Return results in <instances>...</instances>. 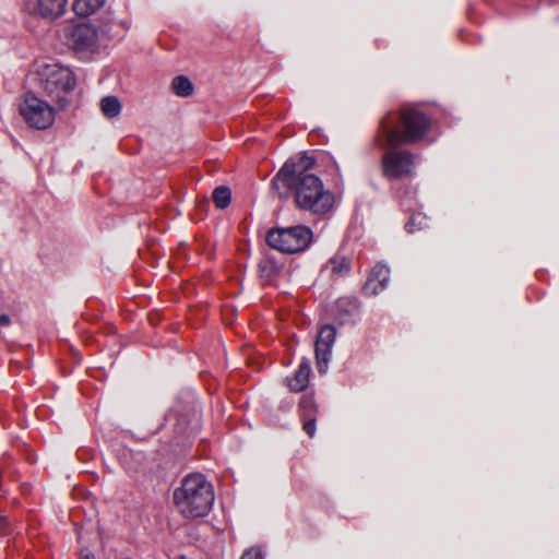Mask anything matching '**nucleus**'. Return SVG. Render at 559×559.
<instances>
[{
	"instance_id": "nucleus-1",
	"label": "nucleus",
	"mask_w": 559,
	"mask_h": 559,
	"mask_svg": "<svg viewBox=\"0 0 559 559\" xmlns=\"http://www.w3.org/2000/svg\"><path fill=\"white\" fill-rule=\"evenodd\" d=\"M314 159L301 153L297 159L287 160L280 169L272 183L281 195L294 190L296 204L313 214H325L334 204V194L325 190L321 179L310 169Z\"/></svg>"
},
{
	"instance_id": "nucleus-2",
	"label": "nucleus",
	"mask_w": 559,
	"mask_h": 559,
	"mask_svg": "<svg viewBox=\"0 0 559 559\" xmlns=\"http://www.w3.org/2000/svg\"><path fill=\"white\" fill-rule=\"evenodd\" d=\"M431 127L430 118L416 108H405L399 115L389 112L380 120L378 144L393 148L421 141Z\"/></svg>"
},
{
	"instance_id": "nucleus-3",
	"label": "nucleus",
	"mask_w": 559,
	"mask_h": 559,
	"mask_svg": "<svg viewBox=\"0 0 559 559\" xmlns=\"http://www.w3.org/2000/svg\"><path fill=\"white\" fill-rule=\"evenodd\" d=\"M214 498L212 484L200 473L187 475L174 491L175 506L189 519L205 516L213 507Z\"/></svg>"
},
{
	"instance_id": "nucleus-4",
	"label": "nucleus",
	"mask_w": 559,
	"mask_h": 559,
	"mask_svg": "<svg viewBox=\"0 0 559 559\" xmlns=\"http://www.w3.org/2000/svg\"><path fill=\"white\" fill-rule=\"evenodd\" d=\"M41 85L50 99L64 108L75 86V78L70 68L59 63L45 64L39 70Z\"/></svg>"
},
{
	"instance_id": "nucleus-5",
	"label": "nucleus",
	"mask_w": 559,
	"mask_h": 559,
	"mask_svg": "<svg viewBox=\"0 0 559 559\" xmlns=\"http://www.w3.org/2000/svg\"><path fill=\"white\" fill-rule=\"evenodd\" d=\"M311 240L312 231L304 225L275 228L266 236L267 245L284 253L301 252L309 247Z\"/></svg>"
},
{
	"instance_id": "nucleus-6",
	"label": "nucleus",
	"mask_w": 559,
	"mask_h": 559,
	"mask_svg": "<svg viewBox=\"0 0 559 559\" xmlns=\"http://www.w3.org/2000/svg\"><path fill=\"white\" fill-rule=\"evenodd\" d=\"M25 123L33 129L46 130L55 122V109L34 93H26L19 105Z\"/></svg>"
},
{
	"instance_id": "nucleus-7",
	"label": "nucleus",
	"mask_w": 559,
	"mask_h": 559,
	"mask_svg": "<svg viewBox=\"0 0 559 559\" xmlns=\"http://www.w3.org/2000/svg\"><path fill=\"white\" fill-rule=\"evenodd\" d=\"M67 41L76 52H95L107 38V32L90 23L73 25L67 31Z\"/></svg>"
},
{
	"instance_id": "nucleus-8",
	"label": "nucleus",
	"mask_w": 559,
	"mask_h": 559,
	"mask_svg": "<svg viewBox=\"0 0 559 559\" xmlns=\"http://www.w3.org/2000/svg\"><path fill=\"white\" fill-rule=\"evenodd\" d=\"M416 166V156L406 150H391L382 157L384 177L391 180L412 177Z\"/></svg>"
},
{
	"instance_id": "nucleus-9",
	"label": "nucleus",
	"mask_w": 559,
	"mask_h": 559,
	"mask_svg": "<svg viewBox=\"0 0 559 559\" xmlns=\"http://www.w3.org/2000/svg\"><path fill=\"white\" fill-rule=\"evenodd\" d=\"M335 337L336 330L333 325L326 324L319 331L316 341V360L320 373H325L328 370Z\"/></svg>"
},
{
	"instance_id": "nucleus-10",
	"label": "nucleus",
	"mask_w": 559,
	"mask_h": 559,
	"mask_svg": "<svg viewBox=\"0 0 559 559\" xmlns=\"http://www.w3.org/2000/svg\"><path fill=\"white\" fill-rule=\"evenodd\" d=\"M390 281V269L382 263L377 264L364 286V292L367 295L374 296L381 293L388 286Z\"/></svg>"
},
{
	"instance_id": "nucleus-11",
	"label": "nucleus",
	"mask_w": 559,
	"mask_h": 559,
	"mask_svg": "<svg viewBox=\"0 0 559 559\" xmlns=\"http://www.w3.org/2000/svg\"><path fill=\"white\" fill-rule=\"evenodd\" d=\"M300 418L304 431L312 438L316 433L317 406L311 396H304L299 402Z\"/></svg>"
},
{
	"instance_id": "nucleus-12",
	"label": "nucleus",
	"mask_w": 559,
	"mask_h": 559,
	"mask_svg": "<svg viewBox=\"0 0 559 559\" xmlns=\"http://www.w3.org/2000/svg\"><path fill=\"white\" fill-rule=\"evenodd\" d=\"M350 269V261L345 255L335 254L323 266L322 274L335 280L348 275Z\"/></svg>"
},
{
	"instance_id": "nucleus-13",
	"label": "nucleus",
	"mask_w": 559,
	"mask_h": 559,
	"mask_svg": "<svg viewBox=\"0 0 559 559\" xmlns=\"http://www.w3.org/2000/svg\"><path fill=\"white\" fill-rule=\"evenodd\" d=\"M310 373V361L308 359H302L294 377L287 379V385L294 392L304 391L309 384Z\"/></svg>"
},
{
	"instance_id": "nucleus-14",
	"label": "nucleus",
	"mask_w": 559,
	"mask_h": 559,
	"mask_svg": "<svg viewBox=\"0 0 559 559\" xmlns=\"http://www.w3.org/2000/svg\"><path fill=\"white\" fill-rule=\"evenodd\" d=\"M68 0H37L38 13L47 19H57L66 12Z\"/></svg>"
},
{
	"instance_id": "nucleus-15",
	"label": "nucleus",
	"mask_w": 559,
	"mask_h": 559,
	"mask_svg": "<svg viewBox=\"0 0 559 559\" xmlns=\"http://www.w3.org/2000/svg\"><path fill=\"white\" fill-rule=\"evenodd\" d=\"M105 0H75L73 10L78 15L87 16L103 7Z\"/></svg>"
},
{
	"instance_id": "nucleus-16",
	"label": "nucleus",
	"mask_w": 559,
	"mask_h": 559,
	"mask_svg": "<svg viewBox=\"0 0 559 559\" xmlns=\"http://www.w3.org/2000/svg\"><path fill=\"white\" fill-rule=\"evenodd\" d=\"M100 109L107 118L117 117L121 111V104L116 96H106L100 100Z\"/></svg>"
},
{
	"instance_id": "nucleus-17",
	"label": "nucleus",
	"mask_w": 559,
	"mask_h": 559,
	"mask_svg": "<svg viewBox=\"0 0 559 559\" xmlns=\"http://www.w3.org/2000/svg\"><path fill=\"white\" fill-rule=\"evenodd\" d=\"M173 90L177 96L188 97L193 93L192 82L183 75L176 76L171 82Z\"/></svg>"
},
{
	"instance_id": "nucleus-18",
	"label": "nucleus",
	"mask_w": 559,
	"mask_h": 559,
	"mask_svg": "<svg viewBox=\"0 0 559 559\" xmlns=\"http://www.w3.org/2000/svg\"><path fill=\"white\" fill-rule=\"evenodd\" d=\"M213 201L218 209H225L229 205L231 200V192L229 188L219 186L213 191Z\"/></svg>"
},
{
	"instance_id": "nucleus-19",
	"label": "nucleus",
	"mask_w": 559,
	"mask_h": 559,
	"mask_svg": "<svg viewBox=\"0 0 559 559\" xmlns=\"http://www.w3.org/2000/svg\"><path fill=\"white\" fill-rule=\"evenodd\" d=\"M240 559H264L259 547H251L243 551Z\"/></svg>"
},
{
	"instance_id": "nucleus-20",
	"label": "nucleus",
	"mask_w": 559,
	"mask_h": 559,
	"mask_svg": "<svg viewBox=\"0 0 559 559\" xmlns=\"http://www.w3.org/2000/svg\"><path fill=\"white\" fill-rule=\"evenodd\" d=\"M8 530H9V527H8L7 519L3 516H0V536L5 535Z\"/></svg>"
},
{
	"instance_id": "nucleus-21",
	"label": "nucleus",
	"mask_w": 559,
	"mask_h": 559,
	"mask_svg": "<svg viewBox=\"0 0 559 559\" xmlns=\"http://www.w3.org/2000/svg\"><path fill=\"white\" fill-rule=\"evenodd\" d=\"M80 559H95L94 555L88 549H82Z\"/></svg>"
},
{
	"instance_id": "nucleus-22",
	"label": "nucleus",
	"mask_w": 559,
	"mask_h": 559,
	"mask_svg": "<svg viewBox=\"0 0 559 559\" xmlns=\"http://www.w3.org/2000/svg\"><path fill=\"white\" fill-rule=\"evenodd\" d=\"M11 320L10 317L5 313L0 314V326H8Z\"/></svg>"
},
{
	"instance_id": "nucleus-23",
	"label": "nucleus",
	"mask_w": 559,
	"mask_h": 559,
	"mask_svg": "<svg viewBox=\"0 0 559 559\" xmlns=\"http://www.w3.org/2000/svg\"><path fill=\"white\" fill-rule=\"evenodd\" d=\"M413 224H414V218H412L407 224H406V229L409 231V233H413L414 229H413Z\"/></svg>"
},
{
	"instance_id": "nucleus-24",
	"label": "nucleus",
	"mask_w": 559,
	"mask_h": 559,
	"mask_svg": "<svg viewBox=\"0 0 559 559\" xmlns=\"http://www.w3.org/2000/svg\"><path fill=\"white\" fill-rule=\"evenodd\" d=\"M178 559H187L185 555L179 556Z\"/></svg>"
}]
</instances>
